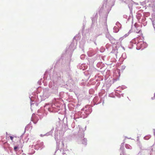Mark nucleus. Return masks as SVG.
<instances>
[{
  "instance_id": "f257e3e1",
  "label": "nucleus",
  "mask_w": 155,
  "mask_h": 155,
  "mask_svg": "<svg viewBox=\"0 0 155 155\" xmlns=\"http://www.w3.org/2000/svg\"><path fill=\"white\" fill-rule=\"evenodd\" d=\"M70 60L68 61V63L65 66H62V68L60 70H54L52 74H49L51 80L52 81H50L48 84V86L51 88L52 93L57 94H58V84H62L64 83V80L63 77V73H65L69 77L72 74V71L69 67Z\"/></svg>"
},
{
  "instance_id": "f03ea898",
  "label": "nucleus",
  "mask_w": 155,
  "mask_h": 155,
  "mask_svg": "<svg viewBox=\"0 0 155 155\" xmlns=\"http://www.w3.org/2000/svg\"><path fill=\"white\" fill-rule=\"evenodd\" d=\"M50 95V93L48 88L44 89L41 95H38L36 92L32 93L31 95L29 96L31 106L35 104L36 106H37L38 104L48 98Z\"/></svg>"
},
{
  "instance_id": "7ed1b4c3",
  "label": "nucleus",
  "mask_w": 155,
  "mask_h": 155,
  "mask_svg": "<svg viewBox=\"0 0 155 155\" xmlns=\"http://www.w3.org/2000/svg\"><path fill=\"white\" fill-rule=\"evenodd\" d=\"M106 3L105 7L107 8V12L106 13V15L104 18V25L106 27V29L107 32L106 34V37L107 38H109L111 36L110 35L109 32H108V29L107 28V18L108 16V14L111 9L112 7L114 5V2L113 0H104V2L103 3L101 7V9L103 10L104 8L105 3Z\"/></svg>"
},
{
  "instance_id": "20e7f679",
  "label": "nucleus",
  "mask_w": 155,
  "mask_h": 155,
  "mask_svg": "<svg viewBox=\"0 0 155 155\" xmlns=\"http://www.w3.org/2000/svg\"><path fill=\"white\" fill-rule=\"evenodd\" d=\"M92 106L90 105H87L81 109V111H78L74 114V118H79V117L85 118L87 117L88 115L91 113L92 111Z\"/></svg>"
},
{
  "instance_id": "39448f33",
  "label": "nucleus",
  "mask_w": 155,
  "mask_h": 155,
  "mask_svg": "<svg viewBox=\"0 0 155 155\" xmlns=\"http://www.w3.org/2000/svg\"><path fill=\"white\" fill-rule=\"evenodd\" d=\"M58 98H54L53 101V104H45L44 106L45 109L47 110L49 112L55 113L58 112L60 110V104L58 101Z\"/></svg>"
},
{
  "instance_id": "423d86ee",
  "label": "nucleus",
  "mask_w": 155,
  "mask_h": 155,
  "mask_svg": "<svg viewBox=\"0 0 155 155\" xmlns=\"http://www.w3.org/2000/svg\"><path fill=\"white\" fill-rule=\"evenodd\" d=\"M75 42H74V41H72V42L71 43V44H70V45L69 46L68 48H67L65 50L66 52L67 53H68L69 54L70 58L69 59H68L67 60V61H66L64 63V62L62 63V66H64V65H65V68H66V64H67V63H68V61L69 60H71V59L70 58H71V57L72 56V52L75 49ZM70 61H70V62L69 63V65L70 64ZM69 67L70 68V67Z\"/></svg>"
},
{
  "instance_id": "0eeeda50",
  "label": "nucleus",
  "mask_w": 155,
  "mask_h": 155,
  "mask_svg": "<svg viewBox=\"0 0 155 155\" xmlns=\"http://www.w3.org/2000/svg\"><path fill=\"white\" fill-rule=\"evenodd\" d=\"M124 2L128 5V6L129 8L130 11V15L127 18V21H129L130 19L131 16H132V18H133V15H132V10H133V5L134 4V2L132 0H124ZM132 23H133V19H132Z\"/></svg>"
},
{
  "instance_id": "6e6552de",
  "label": "nucleus",
  "mask_w": 155,
  "mask_h": 155,
  "mask_svg": "<svg viewBox=\"0 0 155 155\" xmlns=\"http://www.w3.org/2000/svg\"><path fill=\"white\" fill-rule=\"evenodd\" d=\"M79 130L78 131V135L80 137L81 143L86 146L87 145V139L85 138H84V131L83 130L82 128L79 127Z\"/></svg>"
},
{
  "instance_id": "1a4fd4ad",
  "label": "nucleus",
  "mask_w": 155,
  "mask_h": 155,
  "mask_svg": "<svg viewBox=\"0 0 155 155\" xmlns=\"http://www.w3.org/2000/svg\"><path fill=\"white\" fill-rule=\"evenodd\" d=\"M136 40L138 42L136 44V49L137 50H139L142 48H142V50H143V48H145L147 47V45L146 43L142 41V39H141V41H139V38H137Z\"/></svg>"
},
{
  "instance_id": "9d476101",
  "label": "nucleus",
  "mask_w": 155,
  "mask_h": 155,
  "mask_svg": "<svg viewBox=\"0 0 155 155\" xmlns=\"http://www.w3.org/2000/svg\"><path fill=\"white\" fill-rule=\"evenodd\" d=\"M106 96V95H105L103 98L100 97H99L98 96L95 97L93 99V102L94 103V105L99 104L102 102L103 104L104 101V98Z\"/></svg>"
},
{
  "instance_id": "9b49d317",
  "label": "nucleus",
  "mask_w": 155,
  "mask_h": 155,
  "mask_svg": "<svg viewBox=\"0 0 155 155\" xmlns=\"http://www.w3.org/2000/svg\"><path fill=\"white\" fill-rule=\"evenodd\" d=\"M95 69L93 68L90 69L89 70L85 71L84 74L85 75L90 77L91 76H93V74L95 73Z\"/></svg>"
},
{
  "instance_id": "f8f14e48",
  "label": "nucleus",
  "mask_w": 155,
  "mask_h": 155,
  "mask_svg": "<svg viewBox=\"0 0 155 155\" xmlns=\"http://www.w3.org/2000/svg\"><path fill=\"white\" fill-rule=\"evenodd\" d=\"M119 151L120 152V155H129L125 153V149L124 148V142L121 143L119 150Z\"/></svg>"
},
{
  "instance_id": "ddd939ff",
  "label": "nucleus",
  "mask_w": 155,
  "mask_h": 155,
  "mask_svg": "<svg viewBox=\"0 0 155 155\" xmlns=\"http://www.w3.org/2000/svg\"><path fill=\"white\" fill-rule=\"evenodd\" d=\"M43 145L44 143L42 142H38L35 146V148L37 150H38L39 148H41V149L43 147L42 146H43Z\"/></svg>"
},
{
  "instance_id": "4468645a",
  "label": "nucleus",
  "mask_w": 155,
  "mask_h": 155,
  "mask_svg": "<svg viewBox=\"0 0 155 155\" xmlns=\"http://www.w3.org/2000/svg\"><path fill=\"white\" fill-rule=\"evenodd\" d=\"M58 135H57L55 134L54 135V138L55 140L56 141V150L55 152V153H56V152H57V151H58V150L59 149V144L60 143H59V142L58 141V138L57 137Z\"/></svg>"
},
{
  "instance_id": "2eb2a0df",
  "label": "nucleus",
  "mask_w": 155,
  "mask_h": 155,
  "mask_svg": "<svg viewBox=\"0 0 155 155\" xmlns=\"http://www.w3.org/2000/svg\"><path fill=\"white\" fill-rule=\"evenodd\" d=\"M78 68L83 70H85L87 68V66L83 64H79L77 66Z\"/></svg>"
},
{
  "instance_id": "dca6fc26",
  "label": "nucleus",
  "mask_w": 155,
  "mask_h": 155,
  "mask_svg": "<svg viewBox=\"0 0 155 155\" xmlns=\"http://www.w3.org/2000/svg\"><path fill=\"white\" fill-rule=\"evenodd\" d=\"M96 54V52L93 49H91L88 52V56L92 57Z\"/></svg>"
},
{
  "instance_id": "f3484780",
  "label": "nucleus",
  "mask_w": 155,
  "mask_h": 155,
  "mask_svg": "<svg viewBox=\"0 0 155 155\" xmlns=\"http://www.w3.org/2000/svg\"><path fill=\"white\" fill-rule=\"evenodd\" d=\"M119 80L118 78H113L112 80V81H110L109 82V84H107V86H109L111 85L112 84L114 83L115 82Z\"/></svg>"
},
{
  "instance_id": "a211bd4d",
  "label": "nucleus",
  "mask_w": 155,
  "mask_h": 155,
  "mask_svg": "<svg viewBox=\"0 0 155 155\" xmlns=\"http://www.w3.org/2000/svg\"><path fill=\"white\" fill-rule=\"evenodd\" d=\"M97 13L96 14L94 17L92 18V25H94V24L95 23V22L97 21Z\"/></svg>"
},
{
  "instance_id": "6ab92c4d",
  "label": "nucleus",
  "mask_w": 155,
  "mask_h": 155,
  "mask_svg": "<svg viewBox=\"0 0 155 155\" xmlns=\"http://www.w3.org/2000/svg\"><path fill=\"white\" fill-rule=\"evenodd\" d=\"M117 50L118 49L116 46L115 47H113L112 50L111 52V53L114 54L116 55V56H117V55L118 53Z\"/></svg>"
},
{
  "instance_id": "aec40b11",
  "label": "nucleus",
  "mask_w": 155,
  "mask_h": 155,
  "mask_svg": "<svg viewBox=\"0 0 155 155\" xmlns=\"http://www.w3.org/2000/svg\"><path fill=\"white\" fill-rule=\"evenodd\" d=\"M68 129V125L67 124H64L62 126V130L63 131H66Z\"/></svg>"
},
{
  "instance_id": "412c9836",
  "label": "nucleus",
  "mask_w": 155,
  "mask_h": 155,
  "mask_svg": "<svg viewBox=\"0 0 155 155\" xmlns=\"http://www.w3.org/2000/svg\"><path fill=\"white\" fill-rule=\"evenodd\" d=\"M108 39L110 42L112 44H114L116 42V40L113 38L112 36L110 37Z\"/></svg>"
},
{
  "instance_id": "4be33fe9",
  "label": "nucleus",
  "mask_w": 155,
  "mask_h": 155,
  "mask_svg": "<svg viewBox=\"0 0 155 155\" xmlns=\"http://www.w3.org/2000/svg\"><path fill=\"white\" fill-rule=\"evenodd\" d=\"M147 0H145L142 2H140V5L142 6H143V8L145 7V9L147 8Z\"/></svg>"
},
{
  "instance_id": "5701e85b",
  "label": "nucleus",
  "mask_w": 155,
  "mask_h": 155,
  "mask_svg": "<svg viewBox=\"0 0 155 155\" xmlns=\"http://www.w3.org/2000/svg\"><path fill=\"white\" fill-rule=\"evenodd\" d=\"M141 12V10H140L138 12V13H137V14L136 16V18L138 20L140 19L141 17H142V15L141 13H139L140 12Z\"/></svg>"
},
{
  "instance_id": "b1692460",
  "label": "nucleus",
  "mask_w": 155,
  "mask_h": 155,
  "mask_svg": "<svg viewBox=\"0 0 155 155\" xmlns=\"http://www.w3.org/2000/svg\"><path fill=\"white\" fill-rule=\"evenodd\" d=\"M54 130V128H53L52 129V130L50 131L49 132L46 133V134L44 135L46 136H48L49 135H51L52 134L53 131Z\"/></svg>"
},
{
  "instance_id": "393cba45",
  "label": "nucleus",
  "mask_w": 155,
  "mask_h": 155,
  "mask_svg": "<svg viewBox=\"0 0 155 155\" xmlns=\"http://www.w3.org/2000/svg\"><path fill=\"white\" fill-rule=\"evenodd\" d=\"M103 64L101 62H99L97 64V67L100 68V69H101L102 66Z\"/></svg>"
},
{
  "instance_id": "a878e982",
  "label": "nucleus",
  "mask_w": 155,
  "mask_h": 155,
  "mask_svg": "<svg viewBox=\"0 0 155 155\" xmlns=\"http://www.w3.org/2000/svg\"><path fill=\"white\" fill-rule=\"evenodd\" d=\"M71 89H70V91H73V90L75 89V86L74 84H72L71 85H70Z\"/></svg>"
},
{
  "instance_id": "bb28decb",
  "label": "nucleus",
  "mask_w": 155,
  "mask_h": 155,
  "mask_svg": "<svg viewBox=\"0 0 155 155\" xmlns=\"http://www.w3.org/2000/svg\"><path fill=\"white\" fill-rule=\"evenodd\" d=\"M131 31V30H129V31L128 32V33H127L125 35H124V36L123 37L120 38V40H122L123 39V37L125 38V37H127V36L128 35H129V34L130 33Z\"/></svg>"
},
{
  "instance_id": "cd10ccee",
  "label": "nucleus",
  "mask_w": 155,
  "mask_h": 155,
  "mask_svg": "<svg viewBox=\"0 0 155 155\" xmlns=\"http://www.w3.org/2000/svg\"><path fill=\"white\" fill-rule=\"evenodd\" d=\"M150 0H148L147 2V7H152V8H153V7L154 6L153 5H151L150 3H149V1Z\"/></svg>"
},
{
  "instance_id": "c85d7f7f",
  "label": "nucleus",
  "mask_w": 155,
  "mask_h": 155,
  "mask_svg": "<svg viewBox=\"0 0 155 155\" xmlns=\"http://www.w3.org/2000/svg\"><path fill=\"white\" fill-rule=\"evenodd\" d=\"M143 16L147 17L150 15V13L149 12H145L143 13Z\"/></svg>"
},
{
  "instance_id": "c756f323",
  "label": "nucleus",
  "mask_w": 155,
  "mask_h": 155,
  "mask_svg": "<svg viewBox=\"0 0 155 155\" xmlns=\"http://www.w3.org/2000/svg\"><path fill=\"white\" fill-rule=\"evenodd\" d=\"M114 32L115 33H117L119 29L116 26H114L113 28Z\"/></svg>"
},
{
  "instance_id": "7c9ffc66",
  "label": "nucleus",
  "mask_w": 155,
  "mask_h": 155,
  "mask_svg": "<svg viewBox=\"0 0 155 155\" xmlns=\"http://www.w3.org/2000/svg\"><path fill=\"white\" fill-rule=\"evenodd\" d=\"M31 126V122L29 124H28L25 127V130H28Z\"/></svg>"
},
{
  "instance_id": "2f4dec72",
  "label": "nucleus",
  "mask_w": 155,
  "mask_h": 155,
  "mask_svg": "<svg viewBox=\"0 0 155 155\" xmlns=\"http://www.w3.org/2000/svg\"><path fill=\"white\" fill-rule=\"evenodd\" d=\"M153 11H154V12L152 14V20H155V9H153Z\"/></svg>"
},
{
  "instance_id": "473e14b6",
  "label": "nucleus",
  "mask_w": 155,
  "mask_h": 155,
  "mask_svg": "<svg viewBox=\"0 0 155 155\" xmlns=\"http://www.w3.org/2000/svg\"><path fill=\"white\" fill-rule=\"evenodd\" d=\"M14 149L16 153L18 151L19 148L18 146H15L14 147Z\"/></svg>"
},
{
  "instance_id": "72a5a7b5",
  "label": "nucleus",
  "mask_w": 155,
  "mask_h": 155,
  "mask_svg": "<svg viewBox=\"0 0 155 155\" xmlns=\"http://www.w3.org/2000/svg\"><path fill=\"white\" fill-rule=\"evenodd\" d=\"M151 137V136L150 135L145 136L144 137V139L146 140H148Z\"/></svg>"
},
{
  "instance_id": "f704fd0d",
  "label": "nucleus",
  "mask_w": 155,
  "mask_h": 155,
  "mask_svg": "<svg viewBox=\"0 0 155 155\" xmlns=\"http://www.w3.org/2000/svg\"><path fill=\"white\" fill-rule=\"evenodd\" d=\"M122 57L124 59H125L127 58V56L126 53H124L122 54Z\"/></svg>"
},
{
  "instance_id": "c9c22d12",
  "label": "nucleus",
  "mask_w": 155,
  "mask_h": 155,
  "mask_svg": "<svg viewBox=\"0 0 155 155\" xmlns=\"http://www.w3.org/2000/svg\"><path fill=\"white\" fill-rule=\"evenodd\" d=\"M119 88L121 90H123L127 88V87L125 85H122L121 86H120Z\"/></svg>"
},
{
  "instance_id": "e433bc0d",
  "label": "nucleus",
  "mask_w": 155,
  "mask_h": 155,
  "mask_svg": "<svg viewBox=\"0 0 155 155\" xmlns=\"http://www.w3.org/2000/svg\"><path fill=\"white\" fill-rule=\"evenodd\" d=\"M84 45L82 44L81 42L80 43L79 47L81 49V50L82 51H83L84 50Z\"/></svg>"
},
{
  "instance_id": "4c0bfd02",
  "label": "nucleus",
  "mask_w": 155,
  "mask_h": 155,
  "mask_svg": "<svg viewBox=\"0 0 155 155\" xmlns=\"http://www.w3.org/2000/svg\"><path fill=\"white\" fill-rule=\"evenodd\" d=\"M85 57V55L84 54H82L80 56V58L82 60H84Z\"/></svg>"
},
{
  "instance_id": "58836bf2",
  "label": "nucleus",
  "mask_w": 155,
  "mask_h": 155,
  "mask_svg": "<svg viewBox=\"0 0 155 155\" xmlns=\"http://www.w3.org/2000/svg\"><path fill=\"white\" fill-rule=\"evenodd\" d=\"M114 95L116 96L117 97H118V98H120V94L119 93H118L117 92H115V93L114 94Z\"/></svg>"
},
{
  "instance_id": "ea45409f",
  "label": "nucleus",
  "mask_w": 155,
  "mask_h": 155,
  "mask_svg": "<svg viewBox=\"0 0 155 155\" xmlns=\"http://www.w3.org/2000/svg\"><path fill=\"white\" fill-rule=\"evenodd\" d=\"M125 147L127 149H130V147H131L129 144H126L125 145Z\"/></svg>"
},
{
  "instance_id": "a19ab883",
  "label": "nucleus",
  "mask_w": 155,
  "mask_h": 155,
  "mask_svg": "<svg viewBox=\"0 0 155 155\" xmlns=\"http://www.w3.org/2000/svg\"><path fill=\"white\" fill-rule=\"evenodd\" d=\"M47 74H48V73L45 72L44 74V77H43V78L45 80L47 79Z\"/></svg>"
},
{
  "instance_id": "79ce46f5",
  "label": "nucleus",
  "mask_w": 155,
  "mask_h": 155,
  "mask_svg": "<svg viewBox=\"0 0 155 155\" xmlns=\"http://www.w3.org/2000/svg\"><path fill=\"white\" fill-rule=\"evenodd\" d=\"M109 96L110 97L115 98V96L113 93H111L109 94Z\"/></svg>"
},
{
  "instance_id": "37998d69",
  "label": "nucleus",
  "mask_w": 155,
  "mask_h": 155,
  "mask_svg": "<svg viewBox=\"0 0 155 155\" xmlns=\"http://www.w3.org/2000/svg\"><path fill=\"white\" fill-rule=\"evenodd\" d=\"M116 25L118 27H120L121 26V24H120V23L118 21L116 23Z\"/></svg>"
},
{
  "instance_id": "c03bdc74",
  "label": "nucleus",
  "mask_w": 155,
  "mask_h": 155,
  "mask_svg": "<svg viewBox=\"0 0 155 155\" xmlns=\"http://www.w3.org/2000/svg\"><path fill=\"white\" fill-rule=\"evenodd\" d=\"M152 23V25L153 26V28H154L155 27V20H151Z\"/></svg>"
},
{
  "instance_id": "a18cd8bd",
  "label": "nucleus",
  "mask_w": 155,
  "mask_h": 155,
  "mask_svg": "<svg viewBox=\"0 0 155 155\" xmlns=\"http://www.w3.org/2000/svg\"><path fill=\"white\" fill-rule=\"evenodd\" d=\"M146 19V17L143 16V18L142 19V22L145 21Z\"/></svg>"
},
{
  "instance_id": "49530a36",
  "label": "nucleus",
  "mask_w": 155,
  "mask_h": 155,
  "mask_svg": "<svg viewBox=\"0 0 155 155\" xmlns=\"http://www.w3.org/2000/svg\"><path fill=\"white\" fill-rule=\"evenodd\" d=\"M130 45H131L132 46V47H129V48L130 49L132 48H133V42L132 41H130Z\"/></svg>"
},
{
  "instance_id": "de8ad7c7",
  "label": "nucleus",
  "mask_w": 155,
  "mask_h": 155,
  "mask_svg": "<svg viewBox=\"0 0 155 155\" xmlns=\"http://www.w3.org/2000/svg\"><path fill=\"white\" fill-rule=\"evenodd\" d=\"M38 116H39L41 119L42 118H43V115L42 114H38Z\"/></svg>"
},
{
  "instance_id": "09e8293b",
  "label": "nucleus",
  "mask_w": 155,
  "mask_h": 155,
  "mask_svg": "<svg viewBox=\"0 0 155 155\" xmlns=\"http://www.w3.org/2000/svg\"><path fill=\"white\" fill-rule=\"evenodd\" d=\"M125 66L124 65H122L121 66V69L122 70H124L125 68Z\"/></svg>"
},
{
  "instance_id": "8fccbe9b",
  "label": "nucleus",
  "mask_w": 155,
  "mask_h": 155,
  "mask_svg": "<svg viewBox=\"0 0 155 155\" xmlns=\"http://www.w3.org/2000/svg\"><path fill=\"white\" fill-rule=\"evenodd\" d=\"M42 80V79H41L38 82V83L39 85H40L41 84V82Z\"/></svg>"
},
{
  "instance_id": "3c124183",
  "label": "nucleus",
  "mask_w": 155,
  "mask_h": 155,
  "mask_svg": "<svg viewBox=\"0 0 155 155\" xmlns=\"http://www.w3.org/2000/svg\"><path fill=\"white\" fill-rule=\"evenodd\" d=\"M134 26L135 28H137L138 27L139 25L137 23H135Z\"/></svg>"
},
{
  "instance_id": "603ef678",
  "label": "nucleus",
  "mask_w": 155,
  "mask_h": 155,
  "mask_svg": "<svg viewBox=\"0 0 155 155\" xmlns=\"http://www.w3.org/2000/svg\"><path fill=\"white\" fill-rule=\"evenodd\" d=\"M123 17L124 18L126 19H127V16L125 15H123Z\"/></svg>"
},
{
  "instance_id": "864d4df0",
  "label": "nucleus",
  "mask_w": 155,
  "mask_h": 155,
  "mask_svg": "<svg viewBox=\"0 0 155 155\" xmlns=\"http://www.w3.org/2000/svg\"><path fill=\"white\" fill-rule=\"evenodd\" d=\"M25 131H24V133L22 134L21 135V136L20 138H22V137H23V135L25 134Z\"/></svg>"
},
{
  "instance_id": "5fc2aeb1",
  "label": "nucleus",
  "mask_w": 155,
  "mask_h": 155,
  "mask_svg": "<svg viewBox=\"0 0 155 155\" xmlns=\"http://www.w3.org/2000/svg\"><path fill=\"white\" fill-rule=\"evenodd\" d=\"M10 139L11 140H13V137L12 136H10Z\"/></svg>"
},
{
  "instance_id": "6e6d98bb",
  "label": "nucleus",
  "mask_w": 155,
  "mask_h": 155,
  "mask_svg": "<svg viewBox=\"0 0 155 155\" xmlns=\"http://www.w3.org/2000/svg\"><path fill=\"white\" fill-rule=\"evenodd\" d=\"M151 99L152 100H154V99H155V96H154L153 97H151Z\"/></svg>"
},
{
  "instance_id": "4d7b16f0",
  "label": "nucleus",
  "mask_w": 155,
  "mask_h": 155,
  "mask_svg": "<svg viewBox=\"0 0 155 155\" xmlns=\"http://www.w3.org/2000/svg\"><path fill=\"white\" fill-rule=\"evenodd\" d=\"M153 151V149L152 148V149H151V150L150 151V155H151V152Z\"/></svg>"
},
{
  "instance_id": "13d9d810",
  "label": "nucleus",
  "mask_w": 155,
  "mask_h": 155,
  "mask_svg": "<svg viewBox=\"0 0 155 155\" xmlns=\"http://www.w3.org/2000/svg\"><path fill=\"white\" fill-rule=\"evenodd\" d=\"M80 106V105L79 104H77V106H76V108H77H77L78 107V106Z\"/></svg>"
},
{
  "instance_id": "bf43d9fd",
  "label": "nucleus",
  "mask_w": 155,
  "mask_h": 155,
  "mask_svg": "<svg viewBox=\"0 0 155 155\" xmlns=\"http://www.w3.org/2000/svg\"><path fill=\"white\" fill-rule=\"evenodd\" d=\"M102 35V33H101L100 34H98V35H96V36L97 37L100 35Z\"/></svg>"
},
{
  "instance_id": "052dcab7",
  "label": "nucleus",
  "mask_w": 155,
  "mask_h": 155,
  "mask_svg": "<svg viewBox=\"0 0 155 155\" xmlns=\"http://www.w3.org/2000/svg\"><path fill=\"white\" fill-rule=\"evenodd\" d=\"M76 37V36H74L73 38V41H74V40H76V38H75Z\"/></svg>"
},
{
  "instance_id": "680f3d73",
  "label": "nucleus",
  "mask_w": 155,
  "mask_h": 155,
  "mask_svg": "<svg viewBox=\"0 0 155 155\" xmlns=\"http://www.w3.org/2000/svg\"><path fill=\"white\" fill-rule=\"evenodd\" d=\"M120 94V96H121L122 97H124V94Z\"/></svg>"
},
{
  "instance_id": "e2e57ef3",
  "label": "nucleus",
  "mask_w": 155,
  "mask_h": 155,
  "mask_svg": "<svg viewBox=\"0 0 155 155\" xmlns=\"http://www.w3.org/2000/svg\"><path fill=\"white\" fill-rule=\"evenodd\" d=\"M63 149H62V148H61L60 149V150L61 152V151L63 150Z\"/></svg>"
},
{
  "instance_id": "0e129e2a",
  "label": "nucleus",
  "mask_w": 155,
  "mask_h": 155,
  "mask_svg": "<svg viewBox=\"0 0 155 155\" xmlns=\"http://www.w3.org/2000/svg\"><path fill=\"white\" fill-rule=\"evenodd\" d=\"M140 30H139L138 32L136 31V32L137 33H139L140 32Z\"/></svg>"
},
{
  "instance_id": "69168bd1",
  "label": "nucleus",
  "mask_w": 155,
  "mask_h": 155,
  "mask_svg": "<svg viewBox=\"0 0 155 155\" xmlns=\"http://www.w3.org/2000/svg\"><path fill=\"white\" fill-rule=\"evenodd\" d=\"M65 154V153H64V152H63L62 153V154L63 155H64V154Z\"/></svg>"
},
{
  "instance_id": "338daca9",
  "label": "nucleus",
  "mask_w": 155,
  "mask_h": 155,
  "mask_svg": "<svg viewBox=\"0 0 155 155\" xmlns=\"http://www.w3.org/2000/svg\"><path fill=\"white\" fill-rule=\"evenodd\" d=\"M143 25L144 26H145L146 25V23H143Z\"/></svg>"
},
{
  "instance_id": "774afa93",
  "label": "nucleus",
  "mask_w": 155,
  "mask_h": 155,
  "mask_svg": "<svg viewBox=\"0 0 155 155\" xmlns=\"http://www.w3.org/2000/svg\"><path fill=\"white\" fill-rule=\"evenodd\" d=\"M21 155H26V154L25 153H22Z\"/></svg>"
}]
</instances>
